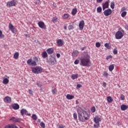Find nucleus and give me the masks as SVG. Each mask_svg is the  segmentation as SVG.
Here are the masks:
<instances>
[{
    "instance_id": "obj_1",
    "label": "nucleus",
    "mask_w": 128,
    "mask_h": 128,
    "mask_svg": "<svg viewBox=\"0 0 128 128\" xmlns=\"http://www.w3.org/2000/svg\"><path fill=\"white\" fill-rule=\"evenodd\" d=\"M90 56L88 52H84L80 58V65L82 66H90Z\"/></svg>"
},
{
    "instance_id": "obj_2",
    "label": "nucleus",
    "mask_w": 128,
    "mask_h": 128,
    "mask_svg": "<svg viewBox=\"0 0 128 128\" xmlns=\"http://www.w3.org/2000/svg\"><path fill=\"white\" fill-rule=\"evenodd\" d=\"M78 117L80 120L82 122H84L86 120H90V115L86 111H82V113L78 114Z\"/></svg>"
},
{
    "instance_id": "obj_3",
    "label": "nucleus",
    "mask_w": 128,
    "mask_h": 128,
    "mask_svg": "<svg viewBox=\"0 0 128 128\" xmlns=\"http://www.w3.org/2000/svg\"><path fill=\"white\" fill-rule=\"evenodd\" d=\"M32 72L34 74H42V68L40 66H36L33 68H32Z\"/></svg>"
},
{
    "instance_id": "obj_4",
    "label": "nucleus",
    "mask_w": 128,
    "mask_h": 128,
    "mask_svg": "<svg viewBox=\"0 0 128 128\" xmlns=\"http://www.w3.org/2000/svg\"><path fill=\"white\" fill-rule=\"evenodd\" d=\"M16 4V1L12 0L10 2H8L6 3L7 8H12V6H14Z\"/></svg>"
},
{
    "instance_id": "obj_5",
    "label": "nucleus",
    "mask_w": 128,
    "mask_h": 128,
    "mask_svg": "<svg viewBox=\"0 0 128 128\" xmlns=\"http://www.w3.org/2000/svg\"><path fill=\"white\" fill-rule=\"evenodd\" d=\"M124 36V34L121 31H118L115 34V38L116 40H120Z\"/></svg>"
},
{
    "instance_id": "obj_6",
    "label": "nucleus",
    "mask_w": 128,
    "mask_h": 128,
    "mask_svg": "<svg viewBox=\"0 0 128 128\" xmlns=\"http://www.w3.org/2000/svg\"><path fill=\"white\" fill-rule=\"evenodd\" d=\"M112 13V11L110 8H108L105 10L104 12V14L106 16H110Z\"/></svg>"
},
{
    "instance_id": "obj_7",
    "label": "nucleus",
    "mask_w": 128,
    "mask_h": 128,
    "mask_svg": "<svg viewBox=\"0 0 128 128\" xmlns=\"http://www.w3.org/2000/svg\"><path fill=\"white\" fill-rule=\"evenodd\" d=\"M32 58L29 59L27 60V64H29V66H36V61H32Z\"/></svg>"
},
{
    "instance_id": "obj_8",
    "label": "nucleus",
    "mask_w": 128,
    "mask_h": 128,
    "mask_svg": "<svg viewBox=\"0 0 128 128\" xmlns=\"http://www.w3.org/2000/svg\"><path fill=\"white\" fill-rule=\"evenodd\" d=\"M38 26L39 28H42L43 30H46V25L44 24V22L42 21H40L38 22Z\"/></svg>"
},
{
    "instance_id": "obj_9",
    "label": "nucleus",
    "mask_w": 128,
    "mask_h": 128,
    "mask_svg": "<svg viewBox=\"0 0 128 128\" xmlns=\"http://www.w3.org/2000/svg\"><path fill=\"white\" fill-rule=\"evenodd\" d=\"M8 28L10 30L13 32V34H14L16 32V28H14V26L12 24V23H10L8 25Z\"/></svg>"
},
{
    "instance_id": "obj_10",
    "label": "nucleus",
    "mask_w": 128,
    "mask_h": 128,
    "mask_svg": "<svg viewBox=\"0 0 128 128\" xmlns=\"http://www.w3.org/2000/svg\"><path fill=\"white\" fill-rule=\"evenodd\" d=\"M56 62V58L54 57L51 56L50 58L49 64L51 66H54V64Z\"/></svg>"
},
{
    "instance_id": "obj_11",
    "label": "nucleus",
    "mask_w": 128,
    "mask_h": 128,
    "mask_svg": "<svg viewBox=\"0 0 128 128\" xmlns=\"http://www.w3.org/2000/svg\"><path fill=\"white\" fill-rule=\"evenodd\" d=\"M4 102L10 104V102H12V98L8 96H6L4 98Z\"/></svg>"
},
{
    "instance_id": "obj_12",
    "label": "nucleus",
    "mask_w": 128,
    "mask_h": 128,
    "mask_svg": "<svg viewBox=\"0 0 128 128\" xmlns=\"http://www.w3.org/2000/svg\"><path fill=\"white\" fill-rule=\"evenodd\" d=\"M101 120H102L100 119V117H98V116H96L94 118V122L96 124H100V122Z\"/></svg>"
},
{
    "instance_id": "obj_13",
    "label": "nucleus",
    "mask_w": 128,
    "mask_h": 128,
    "mask_svg": "<svg viewBox=\"0 0 128 128\" xmlns=\"http://www.w3.org/2000/svg\"><path fill=\"white\" fill-rule=\"evenodd\" d=\"M102 4V10H104L106 8H108V1H106L105 3Z\"/></svg>"
},
{
    "instance_id": "obj_14",
    "label": "nucleus",
    "mask_w": 128,
    "mask_h": 128,
    "mask_svg": "<svg viewBox=\"0 0 128 128\" xmlns=\"http://www.w3.org/2000/svg\"><path fill=\"white\" fill-rule=\"evenodd\" d=\"M84 21L82 20L79 24V28L80 30H84Z\"/></svg>"
},
{
    "instance_id": "obj_15",
    "label": "nucleus",
    "mask_w": 128,
    "mask_h": 128,
    "mask_svg": "<svg viewBox=\"0 0 128 128\" xmlns=\"http://www.w3.org/2000/svg\"><path fill=\"white\" fill-rule=\"evenodd\" d=\"M58 46H62L64 45V40L62 39H59L56 42Z\"/></svg>"
},
{
    "instance_id": "obj_16",
    "label": "nucleus",
    "mask_w": 128,
    "mask_h": 128,
    "mask_svg": "<svg viewBox=\"0 0 128 128\" xmlns=\"http://www.w3.org/2000/svg\"><path fill=\"white\" fill-rule=\"evenodd\" d=\"M78 56V51L75 50L72 52V58H76Z\"/></svg>"
},
{
    "instance_id": "obj_17",
    "label": "nucleus",
    "mask_w": 128,
    "mask_h": 128,
    "mask_svg": "<svg viewBox=\"0 0 128 128\" xmlns=\"http://www.w3.org/2000/svg\"><path fill=\"white\" fill-rule=\"evenodd\" d=\"M10 120H13L14 122H20L22 120L20 118H16L14 117L12 118Z\"/></svg>"
},
{
    "instance_id": "obj_18",
    "label": "nucleus",
    "mask_w": 128,
    "mask_h": 128,
    "mask_svg": "<svg viewBox=\"0 0 128 128\" xmlns=\"http://www.w3.org/2000/svg\"><path fill=\"white\" fill-rule=\"evenodd\" d=\"M46 52H47L48 54H54V48H49L46 50Z\"/></svg>"
},
{
    "instance_id": "obj_19",
    "label": "nucleus",
    "mask_w": 128,
    "mask_h": 128,
    "mask_svg": "<svg viewBox=\"0 0 128 128\" xmlns=\"http://www.w3.org/2000/svg\"><path fill=\"white\" fill-rule=\"evenodd\" d=\"M12 108L14 110H18L20 108V105L18 104H14L12 105Z\"/></svg>"
},
{
    "instance_id": "obj_20",
    "label": "nucleus",
    "mask_w": 128,
    "mask_h": 128,
    "mask_svg": "<svg viewBox=\"0 0 128 128\" xmlns=\"http://www.w3.org/2000/svg\"><path fill=\"white\" fill-rule=\"evenodd\" d=\"M20 114L22 116H24V114H28V110H26V109L22 108L20 110Z\"/></svg>"
},
{
    "instance_id": "obj_21",
    "label": "nucleus",
    "mask_w": 128,
    "mask_h": 128,
    "mask_svg": "<svg viewBox=\"0 0 128 128\" xmlns=\"http://www.w3.org/2000/svg\"><path fill=\"white\" fill-rule=\"evenodd\" d=\"M82 112H86L85 110L82 109L81 108L79 107L77 108V112L78 114H82Z\"/></svg>"
},
{
    "instance_id": "obj_22",
    "label": "nucleus",
    "mask_w": 128,
    "mask_h": 128,
    "mask_svg": "<svg viewBox=\"0 0 128 128\" xmlns=\"http://www.w3.org/2000/svg\"><path fill=\"white\" fill-rule=\"evenodd\" d=\"M42 56L43 58H46L48 57V53L44 51L42 52Z\"/></svg>"
},
{
    "instance_id": "obj_23",
    "label": "nucleus",
    "mask_w": 128,
    "mask_h": 128,
    "mask_svg": "<svg viewBox=\"0 0 128 128\" xmlns=\"http://www.w3.org/2000/svg\"><path fill=\"white\" fill-rule=\"evenodd\" d=\"M120 108L122 110H128V106L122 104Z\"/></svg>"
},
{
    "instance_id": "obj_24",
    "label": "nucleus",
    "mask_w": 128,
    "mask_h": 128,
    "mask_svg": "<svg viewBox=\"0 0 128 128\" xmlns=\"http://www.w3.org/2000/svg\"><path fill=\"white\" fill-rule=\"evenodd\" d=\"M66 98L67 100H72V98H74V96L68 94L66 95Z\"/></svg>"
},
{
    "instance_id": "obj_25",
    "label": "nucleus",
    "mask_w": 128,
    "mask_h": 128,
    "mask_svg": "<svg viewBox=\"0 0 128 128\" xmlns=\"http://www.w3.org/2000/svg\"><path fill=\"white\" fill-rule=\"evenodd\" d=\"M107 100L108 102H109L110 104L112 102V97H110V96L107 97Z\"/></svg>"
},
{
    "instance_id": "obj_26",
    "label": "nucleus",
    "mask_w": 128,
    "mask_h": 128,
    "mask_svg": "<svg viewBox=\"0 0 128 128\" xmlns=\"http://www.w3.org/2000/svg\"><path fill=\"white\" fill-rule=\"evenodd\" d=\"M8 79L7 78H5L2 82V84H8Z\"/></svg>"
},
{
    "instance_id": "obj_27",
    "label": "nucleus",
    "mask_w": 128,
    "mask_h": 128,
    "mask_svg": "<svg viewBox=\"0 0 128 128\" xmlns=\"http://www.w3.org/2000/svg\"><path fill=\"white\" fill-rule=\"evenodd\" d=\"M108 68L110 72H112V70H114V64H112L109 66Z\"/></svg>"
},
{
    "instance_id": "obj_28",
    "label": "nucleus",
    "mask_w": 128,
    "mask_h": 128,
    "mask_svg": "<svg viewBox=\"0 0 128 128\" xmlns=\"http://www.w3.org/2000/svg\"><path fill=\"white\" fill-rule=\"evenodd\" d=\"M77 12H78V10H76V8L72 9V16H74V14H76Z\"/></svg>"
},
{
    "instance_id": "obj_29",
    "label": "nucleus",
    "mask_w": 128,
    "mask_h": 128,
    "mask_svg": "<svg viewBox=\"0 0 128 128\" xmlns=\"http://www.w3.org/2000/svg\"><path fill=\"white\" fill-rule=\"evenodd\" d=\"M78 74H74L72 76V80H76V78H78Z\"/></svg>"
},
{
    "instance_id": "obj_30",
    "label": "nucleus",
    "mask_w": 128,
    "mask_h": 128,
    "mask_svg": "<svg viewBox=\"0 0 128 128\" xmlns=\"http://www.w3.org/2000/svg\"><path fill=\"white\" fill-rule=\"evenodd\" d=\"M18 56L19 54L18 52H15L14 56V58H15L16 60L18 58Z\"/></svg>"
},
{
    "instance_id": "obj_31",
    "label": "nucleus",
    "mask_w": 128,
    "mask_h": 128,
    "mask_svg": "<svg viewBox=\"0 0 128 128\" xmlns=\"http://www.w3.org/2000/svg\"><path fill=\"white\" fill-rule=\"evenodd\" d=\"M110 8H112V10H114V2H111Z\"/></svg>"
},
{
    "instance_id": "obj_32",
    "label": "nucleus",
    "mask_w": 128,
    "mask_h": 128,
    "mask_svg": "<svg viewBox=\"0 0 128 128\" xmlns=\"http://www.w3.org/2000/svg\"><path fill=\"white\" fill-rule=\"evenodd\" d=\"M104 46H105L106 48H108V50H110V48H111V46H110V44H108V43L105 44Z\"/></svg>"
},
{
    "instance_id": "obj_33",
    "label": "nucleus",
    "mask_w": 128,
    "mask_h": 128,
    "mask_svg": "<svg viewBox=\"0 0 128 128\" xmlns=\"http://www.w3.org/2000/svg\"><path fill=\"white\" fill-rule=\"evenodd\" d=\"M32 118L34 120H38V117L36 116V115L33 114L32 116Z\"/></svg>"
},
{
    "instance_id": "obj_34",
    "label": "nucleus",
    "mask_w": 128,
    "mask_h": 128,
    "mask_svg": "<svg viewBox=\"0 0 128 128\" xmlns=\"http://www.w3.org/2000/svg\"><path fill=\"white\" fill-rule=\"evenodd\" d=\"M102 10V7L99 6L97 8V12H98V13L101 12Z\"/></svg>"
},
{
    "instance_id": "obj_35",
    "label": "nucleus",
    "mask_w": 128,
    "mask_h": 128,
    "mask_svg": "<svg viewBox=\"0 0 128 128\" xmlns=\"http://www.w3.org/2000/svg\"><path fill=\"white\" fill-rule=\"evenodd\" d=\"M126 16V12H123L121 14L122 18H124Z\"/></svg>"
},
{
    "instance_id": "obj_36",
    "label": "nucleus",
    "mask_w": 128,
    "mask_h": 128,
    "mask_svg": "<svg viewBox=\"0 0 128 128\" xmlns=\"http://www.w3.org/2000/svg\"><path fill=\"white\" fill-rule=\"evenodd\" d=\"M58 90H56V88H54V90H52V94H56Z\"/></svg>"
},
{
    "instance_id": "obj_37",
    "label": "nucleus",
    "mask_w": 128,
    "mask_h": 128,
    "mask_svg": "<svg viewBox=\"0 0 128 128\" xmlns=\"http://www.w3.org/2000/svg\"><path fill=\"white\" fill-rule=\"evenodd\" d=\"M4 35L2 34V32L0 30V38H4Z\"/></svg>"
},
{
    "instance_id": "obj_38",
    "label": "nucleus",
    "mask_w": 128,
    "mask_h": 128,
    "mask_svg": "<svg viewBox=\"0 0 128 128\" xmlns=\"http://www.w3.org/2000/svg\"><path fill=\"white\" fill-rule=\"evenodd\" d=\"M68 28L69 30H74V26L72 25H70L68 27Z\"/></svg>"
},
{
    "instance_id": "obj_39",
    "label": "nucleus",
    "mask_w": 128,
    "mask_h": 128,
    "mask_svg": "<svg viewBox=\"0 0 128 128\" xmlns=\"http://www.w3.org/2000/svg\"><path fill=\"white\" fill-rule=\"evenodd\" d=\"M40 126L41 128H44L46 127V125L44 124V122H41L40 123Z\"/></svg>"
},
{
    "instance_id": "obj_40",
    "label": "nucleus",
    "mask_w": 128,
    "mask_h": 128,
    "mask_svg": "<svg viewBox=\"0 0 128 128\" xmlns=\"http://www.w3.org/2000/svg\"><path fill=\"white\" fill-rule=\"evenodd\" d=\"M73 116L75 120H76L78 118V114L76 113H74Z\"/></svg>"
},
{
    "instance_id": "obj_41",
    "label": "nucleus",
    "mask_w": 128,
    "mask_h": 128,
    "mask_svg": "<svg viewBox=\"0 0 128 128\" xmlns=\"http://www.w3.org/2000/svg\"><path fill=\"white\" fill-rule=\"evenodd\" d=\"M96 48H100V43L98 42H96Z\"/></svg>"
},
{
    "instance_id": "obj_42",
    "label": "nucleus",
    "mask_w": 128,
    "mask_h": 128,
    "mask_svg": "<svg viewBox=\"0 0 128 128\" xmlns=\"http://www.w3.org/2000/svg\"><path fill=\"white\" fill-rule=\"evenodd\" d=\"M91 112H96V107H94V106L92 107L91 108Z\"/></svg>"
},
{
    "instance_id": "obj_43",
    "label": "nucleus",
    "mask_w": 128,
    "mask_h": 128,
    "mask_svg": "<svg viewBox=\"0 0 128 128\" xmlns=\"http://www.w3.org/2000/svg\"><path fill=\"white\" fill-rule=\"evenodd\" d=\"M68 16H69L68 14H64L63 16V18H68Z\"/></svg>"
},
{
    "instance_id": "obj_44",
    "label": "nucleus",
    "mask_w": 128,
    "mask_h": 128,
    "mask_svg": "<svg viewBox=\"0 0 128 128\" xmlns=\"http://www.w3.org/2000/svg\"><path fill=\"white\" fill-rule=\"evenodd\" d=\"M34 2L36 4H38L40 2V0H34Z\"/></svg>"
},
{
    "instance_id": "obj_45",
    "label": "nucleus",
    "mask_w": 128,
    "mask_h": 128,
    "mask_svg": "<svg viewBox=\"0 0 128 128\" xmlns=\"http://www.w3.org/2000/svg\"><path fill=\"white\" fill-rule=\"evenodd\" d=\"M120 98L121 100H124V94H121L120 95Z\"/></svg>"
},
{
    "instance_id": "obj_46",
    "label": "nucleus",
    "mask_w": 128,
    "mask_h": 128,
    "mask_svg": "<svg viewBox=\"0 0 128 128\" xmlns=\"http://www.w3.org/2000/svg\"><path fill=\"white\" fill-rule=\"evenodd\" d=\"M36 84H37L39 88H41L42 87V84H40V82L38 81L36 82Z\"/></svg>"
},
{
    "instance_id": "obj_47",
    "label": "nucleus",
    "mask_w": 128,
    "mask_h": 128,
    "mask_svg": "<svg viewBox=\"0 0 128 128\" xmlns=\"http://www.w3.org/2000/svg\"><path fill=\"white\" fill-rule=\"evenodd\" d=\"M113 52L114 54H118V50H116V48L114 49Z\"/></svg>"
},
{
    "instance_id": "obj_48",
    "label": "nucleus",
    "mask_w": 128,
    "mask_h": 128,
    "mask_svg": "<svg viewBox=\"0 0 128 128\" xmlns=\"http://www.w3.org/2000/svg\"><path fill=\"white\" fill-rule=\"evenodd\" d=\"M104 76H108V74L106 72H104Z\"/></svg>"
},
{
    "instance_id": "obj_49",
    "label": "nucleus",
    "mask_w": 128,
    "mask_h": 128,
    "mask_svg": "<svg viewBox=\"0 0 128 128\" xmlns=\"http://www.w3.org/2000/svg\"><path fill=\"white\" fill-rule=\"evenodd\" d=\"M78 62H80V60H76L74 62L75 64H78Z\"/></svg>"
},
{
    "instance_id": "obj_50",
    "label": "nucleus",
    "mask_w": 128,
    "mask_h": 128,
    "mask_svg": "<svg viewBox=\"0 0 128 128\" xmlns=\"http://www.w3.org/2000/svg\"><path fill=\"white\" fill-rule=\"evenodd\" d=\"M28 92L30 94H31L32 96V94H34V92H32V90H28Z\"/></svg>"
},
{
    "instance_id": "obj_51",
    "label": "nucleus",
    "mask_w": 128,
    "mask_h": 128,
    "mask_svg": "<svg viewBox=\"0 0 128 128\" xmlns=\"http://www.w3.org/2000/svg\"><path fill=\"white\" fill-rule=\"evenodd\" d=\"M100 126V124L96 123V124H94V128H98Z\"/></svg>"
},
{
    "instance_id": "obj_52",
    "label": "nucleus",
    "mask_w": 128,
    "mask_h": 128,
    "mask_svg": "<svg viewBox=\"0 0 128 128\" xmlns=\"http://www.w3.org/2000/svg\"><path fill=\"white\" fill-rule=\"evenodd\" d=\"M110 58H112V56H108L106 58V60H110Z\"/></svg>"
},
{
    "instance_id": "obj_53",
    "label": "nucleus",
    "mask_w": 128,
    "mask_h": 128,
    "mask_svg": "<svg viewBox=\"0 0 128 128\" xmlns=\"http://www.w3.org/2000/svg\"><path fill=\"white\" fill-rule=\"evenodd\" d=\"M57 126H58V128H64V126L62 125L58 124L57 125Z\"/></svg>"
},
{
    "instance_id": "obj_54",
    "label": "nucleus",
    "mask_w": 128,
    "mask_h": 128,
    "mask_svg": "<svg viewBox=\"0 0 128 128\" xmlns=\"http://www.w3.org/2000/svg\"><path fill=\"white\" fill-rule=\"evenodd\" d=\"M33 60H36V62H38V58H36V56H34L33 58Z\"/></svg>"
},
{
    "instance_id": "obj_55",
    "label": "nucleus",
    "mask_w": 128,
    "mask_h": 128,
    "mask_svg": "<svg viewBox=\"0 0 128 128\" xmlns=\"http://www.w3.org/2000/svg\"><path fill=\"white\" fill-rule=\"evenodd\" d=\"M52 22H56V18H54L52 20Z\"/></svg>"
},
{
    "instance_id": "obj_56",
    "label": "nucleus",
    "mask_w": 128,
    "mask_h": 128,
    "mask_svg": "<svg viewBox=\"0 0 128 128\" xmlns=\"http://www.w3.org/2000/svg\"><path fill=\"white\" fill-rule=\"evenodd\" d=\"M76 88H82V84H77Z\"/></svg>"
},
{
    "instance_id": "obj_57",
    "label": "nucleus",
    "mask_w": 128,
    "mask_h": 128,
    "mask_svg": "<svg viewBox=\"0 0 128 128\" xmlns=\"http://www.w3.org/2000/svg\"><path fill=\"white\" fill-rule=\"evenodd\" d=\"M56 56L58 58H60V54H56Z\"/></svg>"
},
{
    "instance_id": "obj_58",
    "label": "nucleus",
    "mask_w": 128,
    "mask_h": 128,
    "mask_svg": "<svg viewBox=\"0 0 128 128\" xmlns=\"http://www.w3.org/2000/svg\"><path fill=\"white\" fill-rule=\"evenodd\" d=\"M122 12H124V10H126V8L124 7H123L122 8Z\"/></svg>"
},
{
    "instance_id": "obj_59",
    "label": "nucleus",
    "mask_w": 128,
    "mask_h": 128,
    "mask_svg": "<svg viewBox=\"0 0 128 128\" xmlns=\"http://www.w3.org/2000/svg\"><path fill=\"white\" fill-rule=\"evenodd\" d=\"M103 86H104V88H106V83L104 82H103Z\"/></svg>"
},
{
    "instance_id": "obj_60",
    "label": "nucleus",
    "mask_w": 128,
    "mask_h": 128,
    "mask_svg": "<svg viewBox=\"0 0 128 128\" xmlns=\"http://www.w3.org/2000/svg\"><path fill=\"white\" fill-rule=\"evenodd\" d=\"M102 0H96L97 2L100 3Z\"/></svg>"
},
{
    "instance_id": "obj_61",
    "label": "nucleus",
    "mask_w": 128,
    "mask_h": 128,
    "mask_svg": "<svg viewBox=\"0 0 128 128\" xmlns=\"http://www.w3.org/2000/svg\"><path fill=\"white\" fill-rule=\"evenodd\" d=\"M64 30H66V26H64Z\"/></svg>"
},
{
    "instance_id": "obj_62",
    "label": "nucleus",
    "mask_w": 128,
    "mask_h": 128,
    "mask_svg": "<svg viewBox=\"0 0 128 128\" xmlns=\"http://www.w3.org/2000/svg\"><path fill=\"white\" fill-rule=\"evenodd\" d=\"M25 36H26V38H28V37L29 36H28V34H25Z\"/></svg>"
},
{
    "instance_id": "obj_63",
    "label": "nucleus",
    "mask_w": 128,
    "mask_h": 128,
    "mask_svg": "<svg viewBox=\"0 0 128 128\" xmlns=\"http://www.w3.org/2000/svg\"><path fill=\"white\" fill-rule=\"evenodd\" d=\"M26 116H30V114H28V113H26Z\"/></svg>"
},
{
    "instance_id": "obj_64",
    "label": "nucleus",
    "mask_w": 128,
    "mask_h": 128,
    "mask_svg": "<svg viewBox=\"0 0 128 128\" xmlns=\"http://www.w3.org/2000/svg\"><path fill=\"white\" fill-rule=\"evenodd\" d=\"M84 50V48H82V50Z\"/></svg>"
}]
</instances>
